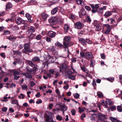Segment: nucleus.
Instances as JSON below:
<instances>
[{
  "instance_id": "nucleus-13",
  "label": "nucleus",
  "mask_w": 122,
  "mask_h": 122,
  "mask_svg": "<svg viewBox=\"0 0 122 122\" xmlns=\"http://www.w3.org/2000/svg\"><path fill=\"white\" fill-rule=\"evenodd\" d=\"M56 35V33L52 31H50L48 32V35L50 37L53 38Z\"/></svg>"
},
{
  "instance_id": "nucleus-4",
  "label": "nucleus",
  "mask_w": 122,
  "mask_h": 122,
  "mask_svg": "<svg viewBox=\"0 0 122 122\" xmlns=\"http://www.w3.org/2000/svg\"><path fill=\"white\" fill-rule=\"evenodd\" d=\"M90 6L92 8V13H95L96 12L99 7V5L98 4H95V5L93 4H90Z\"/></svg>"
},
{
  "instance_id": "nucleus-31",
  "label": "nucleus",
  "mask_w": 122,
  "mask_h": 122,
  "mask_svg": "<svg viewBox=\"0 0 122 122\" xmlns=\"http://www.w3.org/2000/svg\"><path fill=\"white\" fill-rule=\"evenodd\" d=\"M64 40L66 41H70L71 40V38L69 36H66L64 37Z\"/></svg>"
},
{
  "instance_id": "nucleus-19",
  "label": "nucleus",
  "mask_w": 122,
  "mask_h": 122,
  "mask_svg": "<svg viewBox=\"0 0 122 122\" xmlns=\"http://www.w3.org/2000/svg\"><path fill=\"white\" fill-rule=\"evenodd\" d=\"M78 4L83 6L84 5V2L83 0H75Z\"/></svg>"
},
{
  "instance_id": "nucleus-27",
  "label": "nucleus",
  "mask_w": 122,
  "mask_h": 122,
  "mask_svg": "<svg viewBox=\"0 0 122 122\" xmlns=\"http://www.w3.org/2000/svg\"><path fill=\"white\" fill-rule=\"evenodd\" d=\"M95 61L94 60H92L90 61V66L91 67H93L95 65Z\"/></svg>"
},
{
  "instance_id": "nucleus-33",
  "label": "nucleus",
  "mask_w": 122,
  "mask_h": 122,
  "mask_svg": "<svg viewBox=\"0 0 122 122\" xmlns=\"http://www.w3.org/2000/svg\"><path fill=\"white\" fill-rule=\"evenodd\" d=\"M80 67L81 69L83 72L85 73H86L87 72V70L85 66H84L83 67L80 66Z\"/></svg>"
},
{
  "instance_id": "nucleus-35",
  "label": "nucleus",
  "mask_w": 122,
  "mask_h": 122,
  "mask_svg": "<svg viewBox=\"0 0 122 122\" xmlns=\"http://www.w3.org/2000/svg\"><path fill=\"white\" fill-rule=\"evenodd\" d=\"M60 108L63 111H66L67 110V108L64 105L60 106Z\"/></svg>"
},
{
  "instance_id": "nucleus-17",
  "label": "nucleus",
  "mask_w": 122,
  "mask_h": 122,
  "mask_svg": "<svg viewBox=\"0 0 122 122\" xmlns=\"http://www.w3.org/2000/svg\"><path fill=\"white\" fill-rule=\"evenodd\" d=\"M98 115V118L99 120H100L101 121L104 120L105 117V115L101 113H99Z\"/></svg>"
},
{
  "instance_id": "nucleus-63",
  "label": "nucleus",
  "mask_w": 122,
  "mask_h": 122,
  "mask_svg": "<svg viewBox=\"0 0 122 122\" xmlns=\"http://www.w3.org/2000/svg\"><path fill=\"white\" fill-rule=\"evenodd\" d=\"M22 88L23 89H27V87L26 85H23L22 86Z\"/></svg>"
},
{
  "instance_id": "nucleus-58",
  "label": "nucleus",
  "mask_w": 122,
  "mask_h": 122,
  "mask_svg": "<svg viewBox=\"0 0 122 122\" xmlns=\"http://www.w3.org/2000/svg\"><path fill=\"white\" fill-rule=\"evenodd\" d=\"M119 22H118V20H117V22L116 23L115 20H114V22H113L111 24H112L114 26H116L117 25V24Z\"/></svg>"
},
{
  "instance_id": "nucleus-54",
  "label": "nucleus",
  "mask_w": 122,
  "mask_h": 122,
  "mask_svg": "<svg viewBox=\"0 0 122 122\" xmlns=\"http://www.w3.org/2000/svg\"><path fill=\"white\" fill-rule=\"evenodd\" d=\"M110 109L112 111L115 110L116 109V107L115 106H112L111 107Z\"/></svg>"
},
{
  "instance_id": "nucleus-29",
  "label": "nucleus",
  "mask_w": 122,
  "mask_h": 122,
  "mask_svg": "<svg viewBox=\"0 0 122 122\" xmlns=\"http://www.w3.org/2000/svg\"><path fill=\"white\" fill-rule=\"evenodd\" d=\"M56 45L59 48L61 49L63 48V45L61 44L60 43L57 42L56 43Z\"/></svg>"
},
{
  "instance_id": "nucleus-5",
  "label": "nucleus",
  "mask_w": 122,
  "mask_h": 122,
  "mask_svg": "<svg viewBox=\"0 0 122 122\" xmlns=\"http://www.w3.org/2000/svg\"><path fill=\"white\" fill-rule=\"evenodd\" d=\"M86 58L88 60L94 58L93 54L90 52H86Z\"/></svg>"
},
{
  "instance_id": "nucleus-25",
  "label": "nucleus",
  "mask_w": 122,
  "mask_h": 122,
  "mask_svg": "<svg viewBox=\"0 0 122 122\" xmlns=\"http://www.w3.org/2000/svg\"><path fill=\"white\" fill-rule=\"evenodd\" d=\"M97 96L100 98H102L103 97V94L100 92H97Z\"/></svg>"
},
{
  "instance_id": "nucleus-55",
  "label": "nucleus",
  "mask_w": 122,
  "mask_h": 122,
  "mask_svg": "<svg viewBox=\"0 0 122 122\" xmlns=\"http://www.w3.org/2000/svg\"><path fill=\"white\" fill-rule=\"evenodd\" d=\"M36 85V83L33 81H31L30 82V86L31 87H33Z\"/></svg>"
},
{
  "instance_id": "nucleus-12",
  "label": "nucleus",
  "mask_w": 122,
  "mask_h": 122,
  "mask_svg": "<svg viewBox=\"0 0 122 122\" xmlns=\"http://www.w3.org/2000/svg\"><path fill=\"white\" fill-rule=\"evenodd\" d=\"M48 21L51 24H54L56 23V18H51L49 19Z\"/></svg>"
},
{
  "instance_id": "nucleus-56",
  "label": "nucleus",
  "mask_w": 122,
  "mask_h": 122,
  "mask_svg": "<svg viewBox=\"0 0 122 122\" xmlns=\"http://www.w3.org/2000/svg\"><path fill=\"white\" fill-rule=\"evenodd\" d=\"M41 36L40 34L38 35L36 37V39L37 40H39L41 39Z\"/></svg>"
},
{
  "instance_id": "nucleus-41",
  "label": "nucleus",
  "mask_w": 122,
  "mask_h": 122,
  "mask_svg": "<svg viewBox=\"0 0 122 122\" xmlns=\"http://www.w3.org/2000/svg\"><path fill=\"white\" fill-rule=\"evenodd\" d=\"M25 75L26 78H32V76L30 73H27L25 74Z\"/></svg>"
},
{
  "instance_id": "nucleus-34",
  "label": "nucleus",
  "mask_w": 122,
  "mask_h": 122,
  "mask_svg": "<svg viewBox=\"0 0 122 122\" xmlns=\"http://www.w3.org/2000/svg\"><path fill=\"white\" fill-rule=\"evenodd\" d=\"M11 28L12 29L14 30H16L19 29V28L17 25H15L13 26H12Z\"/></svg>"
},
{
  "instance_id": "nucleus-39",
  "label": "nucleus",
  "mask_w": 122,
  "mask_h": 122,
  "mask_svg": "<svg viewBox=\"0 0 122 122\" xmlns=\"http://www.w3.org/2000/svg\"><path fill=\"white\" fill-rule=\"evenodd\" d=\"M69 18L70 19L72 20H74L75 19V15L73 14H71L69 16Z\"/></svg>"
},
{
  "instance_id": "nucleus-60",
  "label": "nucleus",
  "mask_w": 122,
  "mask_h": 122,
  "mask_svg": "<svg viewBox=\"0 0 122 122\" xmlns=\"http://www.w3.org/2000/svg\"><path fill=\"white\" fill-rule=\"evenodd\" d=\"M71 112L72 113V115L73 116L75 115V113L76 112L75 110L74 109H72L71 111Z\"/></svg>"
},
{
  "instance_id": "nucleus-2",
  "label": "nucleus",
  "mask_w": 122,
  "mask_h": 122,
  "mask_svg": "<svg viewBox=\"0 0 122 122\" xmlns=\"http://www.w3.org/2000/svg\"><path fill=\"white\" fill-rule=\"evenodd\" d=\"M35 31V28L33 26H30L28 28L27 31L30 34V38H32L34 36L35 34H32V33L34 32Z\"/></svg>"
},
{
  "instance_id": "nucleus-21",
  "label": "nucleus",
  "mask_w": 122,
  "mask_h": 122,
  "mask_svg": "<svg viewBox=\"0 0 122 122\" xmlns=\"http://www.w3.org/2000/svg\"><path fill=\"white\" fill-rule=\"evenodd\" d=\"M25 16L30 22L31 23L33 22V20L31 19V16L28 13L26 14Z\"/></svg>"
},
{
  "instance_id": "nucleus-40",
  "label": "nucleus",
  "mask_w": 122,
  "mask_h": 122,
  "mask_svg": "<svg viewBox=\"0 0 122 122\" xmlns=\"http://www.w3.org/2000/svg\"><path fill=\"white\" fill-rule=\"evenodd\" d=\"M117 109L118 112H122V107L121 106H117Z\"/></svg>"
},
{
  "instance_id": "nucleus-62",
  "label": "nucleus",
  "mask_w": 122,
  "mask_h": 122,
  "mask_svg": "<svg viewBox=\"0 0 122 122\" xmlns=\"http://www.w3.org/2000/svg\"><path fill=\"white\" fill-rule=\"evenodd\" d=\"M10 32L9 30H5V31L4 34L5 35H7L10 34Z\"/></svg>"
},
{
  "instance_id": "nucleus-22",
  "label": "nucleus",
  "mask_w": 122,
  "mask_h": 122,
  "mask_svg": "<svg viewBox=\"0 0 122 122\" xmlns=\"http://www.w3.org/2000/svg\"><path fill=\"white\" fill-rule=\"evenodd\" d=\"M70 27L69 26L68 24H65L64 26V29L65 32H67L68 30L69 29Z\"/></svg>"
},
{
  "instance_id": "nucleus-28",
  "label": "nucleus",
  "mask_w": 122,
  "mask_h": 122,
  "mask_svg": "<svg viewBox=\"0 0 122 122\" xmlns=\"http://www.w3.org/2000/svg\"><path fill=\"white\" fill-rule=\"evenodd\" d=\"M63 48H65V51H66V49L68 48L69 46V44L65 41H64L63 42Z\"/></svg>"
},
{
  "instance_id": "nucleus-10",
  "label": "nucleus",
  "mask_w": 122,
  "mask_h": 122,
  "mask_svg": "<svg viewBox=\"0 0 122 122\" xmlns=\"http://www.w3.org/2000/svg\"><path fill=\"white\" fill-rule=\"evenodd\" d=\"M56 21L58 24L60 25H61L63 23L61 17L60 15H58V17H57Z\"/></svg>"
},
{
  "instance_id": "nucleus-23",
  "label": "nucleus",
  "mask_w": 122,
  "mask_h": 122,
  "mask_svg": "<svg viewBox=\"0 0 122 122\" xmlns=\"http://www.w3.org/2000/svg\"><path fill=\"white\" fill-rule=\"evenodd\" d=\"M40 61V59L38 57L36 56L34 57L32 59V61L33 62L38 61Z\"/></svg>"
},
{
  "instance_id": "nucleus-61",
  "label": "nucleus",
  "mask_w": 122,
  "mask_h": 122,
  "mask_svg": "<svg viewBox=\"0 0 122 122\" xmlns=\"http://www.w3.org/2000/svg\"><path fill=\"white\" fill-rule=\"evenodd\" d=\"M85 8L87 10L89 11L91 10V9L90 6H85Z\"/></svg>"
},
{
  "instance_id": "nucleus-51",
  "label": "nucleus",
  "mask_w": 122,
  "mask_h": 122,
  "mask_svg": "<svg viewBox=\"0 0 122 122\" xmlns=\"http://www.w3.org/2000/svg\"><path fill=\"white\" fill-rule=\"evenodd\" d=\"M75 78V77L74 76L70 75L68 76V78L69 79H71L72 80H74Z\"/></svg>"
},
{
  "instance_id": "nucleus-49",
  "label": "nucleus",
  "mask_w": 122,
  "mask_h": 122,
  "mask_svg": "<svg viewBox=\"0 0 122 122\" xmlns=\"http://www.w3.org/2000/svg\"><path fill=\"white\" fill-rule=\"evenodd\" d=\"M107 80L111 82H112L114 80V78L109 77L107 78Z\"/></svg>"
},
{
  "instance_id": "nucleus-15",
  "label": "nucleus",
  "mask_w": 122,
  "mask_h": 122,
  "mask_svg": "<svg viewBox=\"0 0 122 122\" xmlns=\"http://www.w3.org/2000/svg\"><path fill=\"white\" fill-rule=\"evenodd\" d=\"M112 12L111 11H106L104 16L105 17L107 18L111 16L112 14Z\"/></svg>"
},
{
  "instance_id": "nucleus-43",
  "label": "nucleus",
  "mask_w": 122,
  "mask_h": 122,
  "mask_svg": "<svg viewBox=\"0 0 122 122\" xmlns=\"http://www.w3.org/2000/svg\"><path fill=\"white\" fill-rule=\"evenodd\" d=\"M14 20V18L12 17H11V18L9 19H7L5 20V21L8 22L9 21L10 22H13Z\"/></svg>"
},
{
  "instance_id": "nucleus-11",
  "label": "nucleus",
  "mask_w": 122,
  "mask_h": 122,
  "mask_svg": "<svg viewBox=\"0 0 122 122\" xmlns=\"http://www.w3.org/2000/svg\"><path fill=\"white\" fill-rule=\"evenodd\" d=\"M20 73L17 71H14V73L13 75L14 76V80H17L20 77L19 75Z\"/></svg>"
},
{
  "instance_id": "nucleus-59",
  "label": "nucleus",
  "mask_w": 122,
  "mask_h": 122,
  "mask_svg": "<svg viewBox=\"0 0 122 122\" xmlns=\"http://www.w3.org/2000/svg\"><path fill=\"white\" fill-rule=\"evenodd\" d=\"M69 85L67 84L64 86L63 88L64 89L66 90H67L69 88Z\"/></svg>"
},
{
  "instance_id": "nucleus-9",
  "label": "nucleus",
  "mask_w": 122,
  "mask_h": 122,
  "mask_svg": "<svg viewBox=\"0 0 122 122\" xmlns=\"http://www.w3.org/2000/svg\"><path fill=\"white\" fill-rule=\"evenodd\" d=\"M15 22L18 25L23 24L24 23V21L21 18L18 17L15 20Z\"/></svg>"
},
{
  "instance_id": "nucleus-46",
  "label": "nucleus",
  "mask_w": 122,
  "mask_h": 122,
  "mask_svg": "<svg viewBox=\"0 0 122 122\" xmlns=\"http://www.w3.org/2000/svg\"><path fill=\"white\" fill-rule=\"evenodd\" d=\"M49 50L51 51H54L55 50V47L53 46L50 47L49 48Z\"/></svg>"
},
{
  "instance_id": "nucleus-8",
  "label": "nucleus",
  "mask_w": 122,
  "mask_h": 122,
  "mask_svg": "<svg viewBox=\"0 0 122 122\" xmlns=\"http://www.w3.org/2000/svg\"><path fill=\"white\" fill-rule=\"evenodd\" d=\"M67 66L65 63L62 64L61 67L60 68L59 71H65L67 70Z\"/></svg>"
},
{
  "instance_id": "nucleus-53",
  "label": "nucleus",
  "mask_w": 122,
  "mask_h": 122,
  "mask_svg": "<svg viewBox=\"0 0 122 122\" xmlns=\"http://www.w3.org/2000/svg\"><path fill=\"white\" fill-rule=\"evenodd\" d=\"M102 104L105 106L106 107H107L108 106H107V104L106 103V101H105L104 100H102Z\"/></svg>"
},
{
  "instance_id": "nucleus-38",
  "label": "nucleus",
  "mask_w": 122,
  "mask_h": 122,
  "mask_svg": "<svg viewBox=\"0 0 122 122\" xmlns=\"http://www.w3.org/2000/svg\"><path fill=\"white\" fill-rule=\"evenodd\" d=\"M11 103L13 104H15L18 105V103L17 100H12L11 101Z\"/></svg>"
},
{
  "instance_id": "nucleus-44",
  "label": "nucleus",
  "mask_w": 122,
  "mask_h": 122,
  "mask_svg": "<svg viewBox=\"0 0 122 122\" xmlns=\"http://www.w3.org/2000/svg\"><path fill=\"white\" fill-rule=\"evenodd\" d=\"M13 53L15 54H16L18 55H21V53L19 51H13Z\"/></svg>"
},
{
  "instance_id": "nucleus-6",
  "label": "nucleus",
  "mask_w": 122,
  "mask_h": 122,
  "mask_svg": "<svg viewBox=\"0 0 122 122\" xmlns=\"http://www.w3.org/2000/svg\"><path fill=\"white\" fill-rule=\"evenodd\" d=\"M94 28L96 31H99L101 30V27L100 24L98 23H95L94 24Z\"/></svg>"
},
{
  "instance_id": "nucleus-18",
  "label": "nucleus",
  "mask_w": 122,
  "mask_h": 122,
  "mask_svg": "<svg viewBox=\"0 0 122 122\" xmlns=\"http://www.w3.org/2000/svg\"><path fill=\"white\" fill-rule=\"evenodd\" d=\"M58 7H57L53 9L51 11V13L52 15H54L57 12Z\"/></svg>"
},
{
  "instance_id": "nucleus-52",
  "label": "nucleus",
  "mask_w": 122,
  "mask_h": 122,
  "mask_svg": "<svg viewBox=\"0 0 122 122\" xmlns=\"http://www.w3.org/2000/svg\"><path fill=\"white\" fill-rule=\"evenodd\" d=\"M101 58L102 59H105L106 56L105 55V54L103 53L101 54H100Z\"/></svg>"
},
{
  "instance_id": "nucleus-50",
  "label": "nucleus",
  "mask_w": 122,
  "mask_h": 122,
  "mask_svg": "<svg viewBox=\"0 0 122 122\" xmlns=\"http://www.w3.org/2000/svg\"><path fill=\"white\" fill-rule=\"evenodd\" d=\"M49 73L53 75L54 74V71L53 69H51L49 70Z\"/></svg>"
},
{
  "instance_id": "nucleus-57",
  "label": "nucleus",
  "mask_w": 122,
  "mask_h": 122,
  "mask_svg": "<svg viewBox=\"0 0 122 122\" xmlns=\"http://www.w3.org/2000/svg\"><path fill=\"white\" fill-rule=\"evenodd\" d=\"M97 12L100 14H102L103 12V11L101 8H98Z\"/></svg>"
},
{
  "instance_id": "nucleus-48",
  "label": "nucleus",
  "mask_w": 122,
  "mask_h": 122,
  "mask_svg": "<svg viewBox=\"0 0 122 122\" xmlns=\"http://www.w3.org/2000/svg\"><path fill=\"white\" fill-rule=\"evenodd\" d=\"M80 95L77 93H76L74 95V98L78 99L80 97Z\"/></svg>"
},
{
  "instance_id": "nucleus-45",
  "label": "nucleus",
  "mask_w": 122,
  "mask_h": 122,
  "mask_svg": "<svg viewBox=\"0 0 122 122\" xmlns=\"http://www.w3.org/2000/svg\"><path fill=\"white\" fill-rule=\"evenodd\" d=\"M110 119L112 122H116V121H117V120L116 118H114L112 117H110Z\"/></svg>"
},
{
  "instance_id": "nucleus-37",
  "label": "nucleus",
  "mask_w": 122,
  "mask_h": 122,
  "mask_svg": "<svg viewBox=\"0 0 122 122\" xmlns=\"http://www.w3.org/2000/svg\"><path fill=\"white\" fill-rule=\"evenodd\" d=\"M56 119L57 120L59 121H61L62 120V117L59 115H58L56 116Z\"/></svg>"
},
{
  "instance_id": "nucleus-7",
  "label": "nucleus",
  "mask_w": 122,
  "mask_h": 122,
  "mask_svg": "<svg viewBox=\"0 0 122 122\" xmlns=\"http://www.w3.org/2000/svg\"><path fill=\"white\" fill-rule=\"evenodd\" d=\"M75 27L77 29H80L82 28L83 24L79 21L74 24Z\"/></svg>"
},
{
  "instance_id": "nucleus-47",
  "label": "nucleus",
  "mask_w": 122,
  "mask_h": 122,
  "mask_svg": "<svg viewBox=\"0 0 122 122\" xmlns=\"http://www.w3.org/2000/svg\"><path fill=\"white\" fill-rule=\"evenodd\" d=\"M80 55L81 58H86V55H85L83 52L82 51L80 53Z\"/></svg>"
},
{
  "instance_id": "nucleus-26",
  "label": "nucleus",
  "mask_w": 122,
  "mask_h": 122,
  "mask_svg": "<svg viewBox=\"0 0 122 122\" xmlns=\"http://www.w3.org/2000/svg\"><path fill=\"white\" fill-rule=\"evenodd\" d=\"M32 61L30 60H28L27 61V62L32 67H35L36 65L34 64Z\"/></svg>"
},
{
  "instance_id": "nucleus-30",
  "label": "nucleus",
  "mask_w": 122,
  "mask_h": 122,
  "mask_svg": "<svg viewBox=\"0 0 122 122\" xmlns=\"http://www.w3.org/2000/svg\"><path fill=\"white\" fill-rule=\"evenodd\" d=\"M7 38L9 40L11 41L16 39V38L13 36L10 35V36L8 37Z\"/></svg>"
},
{
  "instance_id": "nucleus-32",
  "label": "nucleus",
  "mask_w": 122,
  "mask_h": 122,
  "mask_svg": "<svg viewBox=\"0 0 122 122\" xmlns=\"http://www.w3.org/2000/svg\"><path fill=\"white\" fill-rule=\"evenodd\" d=\"M92 84L94 87V89H96L97 85L96 83V81L95 79H93Z\"/></svg>"
},
{
  "instance_id": "nucleus-3",
  "label": "nucleus",
  "mask_w": 122,
  "mask_h": 122,
  "mask_svg": "<svg viewBox=\"0 0 122 122\" xmlns=\"http://www.w3.org/2000/svg\"><path fill=\"white\" fill-rule=\"evenodd\" d=\"M106 28V30L104 31V33L106 34H108L111 30V26L108 24H104L103 25V28Z\"/></svg>"
},
{
  "instance_id": "nucleus-1",
  "label": "nucleus",
  "mask_w": 122,
  "mask_h": 122,
  "mask_svg": "<svg viewBox=\"0 0 122 122\" xmlns=\"http://www.w3.org/2000/svg\"><path fill=\"white\" fill-rule=\"evenodd\" d=\"M24 46V49L22 50L23 53L27 54L28 52H33L32 50L30 48V44L29 43H25Z\"/></svg>"
},
{
  "instance_id": "nucleus-24",
  "label": "nucleus",
  "mask_w": 122,
  "mask_h": 122,
  "mask_svg": "<svg viewBox=\"0 0 122 122\" xmlns=\"http://www.w3.org/2000/svg\"><path fill=\"white\" fill-rule=\"evenodd\" d=\"M106 103L107 104V106L108 104L110 106H111L113 104V102L110 99H107L106 101Z\"/></svg>"
},
{
  "instance_id": "nucleus-16",
  "label": "nucleus",
  "mask_w": 122,
  "mask_h": 122,
  "mask_svg": "<svg viewBox=\"0 0 122 122\" xmlns=\"http://www.w3.org/2000/svg\"><path fill=\"white\" fill-rule=\"evenodd\" d=\"M12 7V4L10 3H8L6 5L5 8V10L8 11Z\"/></svg>"
},
{
  "instance_id": "nucleus-20",
  "label": "nucleus",
  "mask_w": 122,
  "mask_h": 122,
  "mask_svg": "<svg viewBox=\"0 0 122 122\" xmlns=\"http://www.w3.org/2000/svg\"><path fill=\"white\" fill-rule=\"evenodd\" d=\"M48 17V15L45 12H43L41 14V17L43 20H45Z\"/></svg>"
},
{
  "instance_id": "nucleus-36",
  "label": "nucleus",
  "mask_w": 122,
  "mask_h": 122,
  "mask_svg": "<svg viewBox=\"0 0 122 122\" xmlns=\"http://www.w3.org/2000/svg\"><path fill=\"white\" fill-rule=\"evenodd\" d=\"M97 112V111L95 110H93L89 112L90 114L92 116L95 115L96 116V114L95 113V112Z\"/></svg>"
},
{
  "instance_id": "nucleus-64",
  "label": "nucleus",
  "mask_w": 122,
  "mask_h": 122,
  "mask_svg": "<svg viewBox=\"0 0 122 122\" xmlns=\"http://www.w3.org/2000/svg\"><path fill=\"white\" fill-rule=\"evenodd\" d=\"M78 109L79 112L80 113H81L84 111V110L82 109L80 107H79L78 108Z\"/></svg>"
},
{
  "instance_id": "nucleus-42",
  "label": "nucleus",
  "mask_w": 122,
  "mask_h": 122,
  "mask_svg": "<svg viewBox=\"0 0 122 122\" xmlns=\"http://www.w3.org/2000/svg\"><path fill=\"white\" fill-rule=\"evenodd\" d=\"M86 21L89 23H90L92 21V20L88 16H87L86 18Z\"/></svg>"
},
{
  "instance_id": "nucleus-14",
  "label": "nucleus",
  "mask_w": 122,
  "mask_h": 122,
  "mask_svg": "<svg viewBox=\"0 0 122 122\" xmlns=\"http://www.w3.org/2000/svg\"><path fill=\"white\" fill-rule=\"evenodd\" d=\"M79 42L82 44L84 46H85L86 44V41L82 38H80L79 40Z\"/></svg>"
}]
</instances>
